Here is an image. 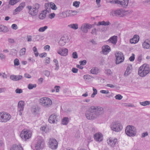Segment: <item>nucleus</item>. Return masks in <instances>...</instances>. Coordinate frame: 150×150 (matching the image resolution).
Returning <instances> with one entry per match:
<instances>
[{"mask_svg":"<svg viewBox=\"0 0 150 150\" xmlns=\"http://www.w3.org/2000/svg\"><path fill=\"white\" fill-rule=\"evenodd\" d=\"M103 110V109L102 108H98L97 107L92 106L91 108L90 111H93V112L87 111L86 114V118L89 120H93L97 117Z\"/></svg>","mask_w":150,"mask_h":150,"instance_id":"f257e3e1","label":"nucleus"},{"mask_svg":"<svg viewBox=\"0 0 150 150\" xmlns=\"http://www.w3.org/2000/svg\"><path fill=\"white\" fill-rule=\"evenodd\" d=\"M150 71V69L148 65L144 64L139 68L138 74L140 76L143 77L149 74Z\"/></svg>","mask_w":150,"mask_h":150,"instance_id":"f03ea898","label":"nucleus"},{"mask_svg":"<svg viewBox=\"0 0 150 150\" xmlns=\"http://www.w3.org/2000/svg\"><path fill=\"white\" fill-rule=\"evenodd\" d=\"M11 117V115L8 113L4 112H0V122H6Z\"/></svg>","mask_w":150,"mask_h":150,"instance_id":"7ed1b4c3","label":"nucleus"},{"mask_svg":"<svg viewBox=\"0 0 150 150\" xmlns=\"http://www.w3.org/2000/svg\"><path fill=\"white\" fill-rule=\"evenodd\" d=\"M125 132L126 134L129 136H134L136 134L135 128L133 126H131L130 125L127 127Z\"/></svg>","mask_w":150,"mask_h":150,"instance_id":"20e7f679","label":"nucleus"},{"mask_svg":"<svg viewBox=\"0 0 150 150\" xmlns=\"http://www.w3.org/2000/svg\"><path fill=\"white\" fill-rule=\"evenodd\" d=\"M31 135L32 132L30 131L24 129L21 132L20 136L22 139L27 140L31 138Z\"/></svg>","mask_w":150,"mask_h":150,"instance_id":"39448f33","label":"nucleus"},{"mask_svg":"<svg viewBox=\"0 0 150 150\" xmlns=\"http://www.w3.org/2000/svg\"><path fill=\"white\" fill-rule=\"evenodd\" d=\"M122 125L118 122H112L111 126V129L117 132L120 131L122 130Z\"/></svg>","mask_w":150,"mask_h":150,"instance_id":"423d86ee","label":"nucleus"},{"mask_svg":"<svg viewBox=\"0 0 150 150\" xmlns=\"http://www.w3.org/2000/svg\"><path fill=\"white\" fill-rule=\"evenodd\" d=\"M39 7L40 5L38 4H35V7L33 8H32V7L30 6H27L30 13L32 16H35L37 14Z\"/></svg>","mask_w":150,"mask_h":150,"instance_id":"0eeeda50","label":"nucleus"},{"mask_svg":"<svg viewBox=\"0 0 150 150\" xmlns=\"http://www.w3.org/2000/svg\"><path fill=\"white\" fill-rule=\"evenodd\" d=\"M39 102L43 106H48L52 104V101L49 98L44 97L41 98L39 100Z\"/></svg>","mask_w":150,"mask_h":150,"instance_id":"6e6552de","label":"nucleus"},{"mask_svg":"<svg viewBox=\"0 0 150 150\" xmlns=\"http://www.w3.org/2000/svg\"><path fill=\"white\" fill-rule=\"evenodd\" d=\"M126 12L122 11L121 10H112L110 12V15L112 16H118L120 17H123L126 13Z\"/></svg>","mask_w":150,"mask_h":150,"instance_id":"1a4fd4ad","label":"nucleus"},{"mask_svg":"<svg viewBox=\"0 0 150 150\" xmlns=\"http://www.w3.org/2000/svg\"><path fill=\"white\" fill-rule=\"evenodd\" d=\"M116 57V64H118L123 62L124 59V57L123 54L121 52H117L115 54Z\"/></svg>","mask_w":150,"mask_h":150,"instance_id":"9d476101","label":"nucleus"},{"mask_svg":"<svg viewBox=\"0 0 150 150\" xmlns=\"http://www.w3.org/2000/svg\"><path fill=\"white\" fill-rule=\"evenodd\" d=\"M69 40V39L67 35H64L62 37L59 42V45L61 46H64L65 44L68 42Z\"/></svg>","mask_w":150,"mask_h":150,"instance_id":"9b49d317","label":"nucleus"},{"mask_svg":"<svg viewBox=\"0 0 150 150\" xmlns=\"http://www.w3.org/2000/svg\"><path fill=\"white\" fill-rule=\"evenodd\" d=\"M45 6L47 11H48V9H50V8L54 10H55L57 9L56 5L53 2L46 3L45 4Z\"/></svg>","mask_w":150,"mask_h":150,"instance_id":"f8f14e48","label":"nucleus"},{"mask_svg":"<svg viewBox=\"0 0 150 150\" xmlns=\"http://www.w3.org/2000/svg\"><path fill=\"white\" fill-rule=\"evenodd\" d=\"M50 147L52 149H56L58 146V143L57 141L55 139H50L49 142Z\"/></svg>","mask_w":150,"mask_h":150,"instance_id":"ddd939ff","label":"nucleus"},{"mask_svg":"<svg viewBox=\"0 0 150 150\" xmlns=\"http://www.w3.org/2000/svg\"><path fill=\"white\" fill-rule=\"evenodd\" d=\"M115 4L125 6L128 5L129 0H115Z\"/></svg>","mask_w":150,"mask_h":150,"instance_id":"4468645a","label":"nucleus"},{"mask_svg":"<svg viewBox=\"0 0 150 150\" xmlns=\"http://www.w3.org/2000/svg\"><path fill=\"white\" fill-rule=\"evenodd\" d=\"M44 143L42 140H39L37 142L35 147L37 150H40L44 147Z\"/></svg>","mask_w":150,"mask_h":150,"instance_id":"2eb2a0df","label":"nucleus"},{"mask_svg":"<svg viewBox=\"0 0 150 150\" xmlns=\"http://www.w3.org/2000/svg\"><path fill=\"white\" fill-rule=\"evenodd\" d=\"M57 53L62 56H66L67 55L68 50L66 48H59L57 51Z\"/></svg>","mask_w":150,"mask_h":150,"instance_id":"dca6fc26","label":"nucleus"},{"mask_svg":"<svg viewBox=\"0 0 150 150\" xmlns=\"http://www.w3.org/2000/svg\"><path fill=\"white\" fill-rule=\"evenodd\" d=\"M92 26L91 25L88 24H84L81 27V30L84 33H87L89 29L91 28Z\"/></svg>","mask_w":150,"mask_h":150,"instance_id":"f3484780","label":"nucleus"},{"mask_svg":"<svg viewBox=\"0 0 150 150\" xmlns=\"http://www.w3.org/2000/svg\"><path fill=\"white\" fill-rule=\"evenodd\" d=\"M24 105V102L23 101H20L18 103V106L19 109V111L20 112L19 115H22V113L21 112V111H23V106Z\"/></svg>","mask_w":150,"mask_h":150,"instance_id":"a211bd4d","label":"nucleus"},{"mask_svg":"<svg viewBox=\"0 0 150 150\" xmlns=\"http://www.w3.org/2000/svg\"><path fill=\"white\" fill-rule=\"evenodd\" d=\"M94 138L96 141L100 142L103 140V135L100 133H96L94 135Z\"/></svg>","mask_w":150,"mask_h":150,"instance_id":"6ab92c4d","label":"nucleus"},{"mask_svg":"<svg viewBox=\"0 0 150 150\" xmlns=\"http://www.w3.org/2000/svg\"><path fill=\"white\" fill-rule=\"evenodd\" d=\"M25 5V2L22 3L20 4L19 6L14 11L13 13L14 14H16V12H19L22 10L24 8Z\"/></svg>","mask_w":150,"mask_h":150,"instance_id":"aec40b11","label":"nucleus"},{"mask_svg":"<svg viewBox=\"0 0 150 150\" xmlns=\"http://www.w3.org/2000/svg\"><path fill=\"white\" fill-rule=\"evenodd\" d=\"M10 150H23V149L21 145L14 144L11 147Z\"/></svg>","mask_w":150,"mask_h":150,"instance_id":"412c9836","label":"nucleus"},{"mask_svg":"<svg viewBox=\"0 0 150 150\" xmlns=\"http://www.w3.org/2000/svg\"><path fill=\"white\" fill-rule=\"evenodd\" d=\"M139 38L137 35H135L133 38L130 40V42L132 44H135L137 43L139 40Z\"/></svg>","mask_w":150,"mask_h":150,"instance_id":"4be33fe9","label":"nucleus"},{"mask_svg":"<svg viewBox=\"0 0 150 150\" xmlns=\"http://www.w3.org/2000/svg\"><path fill=\"white\" fill-rule=\"evenodd\" d=\"M117 141V139L115 138H110L107 140L108 143L112 146H114Z\"/></svg>","mask_w":150,"mask_h":150,"instance_id":"5701e85b","label":"nucleus"},{"mask_svg":"<svg viewBox=\"0 0 150 150\" xmlns=\"http://www.w3.org/2000/svg\"><path fill=\"white\" fill-rule=\"evenodd\" d=\"M102 52L103 53L106 54L108 53L110 51V48L109 46L105 45L103 46L102 47Z\"/></svg>","mask_w":150,"mask_h":150,"instance_id":"b1692460","label":"nucleus"},{"mask_svg":"<svg viewBox=\"0 0 150 150\" xmlns=\"http://www.w3.org/2000/svg\"><path fill=\"white\" fill-rule=\"evenodd\" d=\"M57 116L54 115H51L49 117V121L51 123H54L55 122V121H57L56 119Z\"/></svg>","mask_w":150,"mask_h":150,"instance_id":"393cba45","label":"nucleus"},{"mask_svg":"<svg viewBox=\"0 0 150 150\" xmlns=\"http://www.w3.org/2000/svg\"><path fill=\"white\" fill-rule=\"evenodd\" d=\"M148 39L146 40L142 44V46L143 48L146 49H150V45L149 44Z\"/></svg>","mask_w":150,"mask_h":150,"instance_id":"a878e982","label":"nucleus"},{"mask_svg":"<svg viewBox=\"0 0 150 150\" xmlns=\"http://www.w3.org/2000/svg\"><path fill=\"white\" fill-rule=\"evenodd\" d=\"M47 12L46 11H43L40 14L39 16V18L41 20L44 19L45 18Z\"/></svg>","mask_w":150,"mask_h":150,"instance_id":"bb28decb","label":"nucleus"},{"mask_svg":"<svg viewBox=\"0 0 150 150\" xmlns=\"http://www.w3.org/2000/svg\"><path fill=\"white\" fill-rule=\"evenodd\" d=\"M117 37L116 36H113L111 37L109 40L112 44H115L117 42Z\"/></svg>","mask_w":150,"mask_h":150,"instance_id":"cd10ccee","label":"nucleus"},{"mask_svg":"<svg viewBox=\"0 0 150 150\" xmlns=\"http://www.w3.org/2000/svg\"><path fill=\"white\" fill-rule=\"evenodd\" d=\"M99 71V69L96 68H93L91 70V73L95 74H98Z\"/></svg>","mask_w":150,"mask_h":150,"instance_id":"c85d7f7f","label":"nucleus"},{"mask_svg":"<svg viewBox=\"0 0 150 150\" xmlns=\"http://www.w3.org/2000/svg\"><path fill=\"white\" fill-rule=\"evenodd\" d=\"M110 24V23L108 21H107L106 22H105L104 21H103L101 22H99L98 23V25H108Z\"/></svg>","mask_w":150,"mask_h":150,"instance_id":"c756f323","label":"nucleus"},{"mask_svg":"<svg viewBox=\"0 0 150 150\" xmlns=\"http://www.w3.org/2000/svg\"><path fill=\"white\" fill-rule=\"evenodd\" d=\"M132 68V67L131 65H129L128 66L125 72V75H128L129 73V71Z\"/></svg>","mask_w":150,"mask_h":150,"instance_id":"7c9ffc66","label":"nucleus"},{"mask_svg":"<svg viewBox=\"0 0 150 150\" xmlns=\"http://www.w3.org/2000/svg\"><path fill=\"white\" fill-rule=\"evenodd\" d=\"M68 118L67 117H65L62 120V123L63 125H66L68 124Z\"/></svg>","mask_w":150,"mask_h":150,"instance_id":"2f4dec72","label":"nucleus"},{"mask_svg":"<svg viewBox=\"0 0 150 150\" xmlns=\"http://www.w3.org/2000/svg\"><path fill=\"white\" fill-rule=\"evenodd\" d=\"M40 130L42 132H45V133H47L49 131V129L47 128L45 126L42 127L40 128Z\"/></svg>","mask_w":150,"mask_h":150,"instance_id":"473e14b6","label":"nucleus"},{"mask_svg":"<svg viewBox=\"0 0 150 150\" xmlns=\"http://www.w3.org/2000/svg\"><path fill=\"white\" fill-rule=\"evenodd\" d=\"M140 104L142 105L145 106L146 105H149L150 104V102L148 101H146L140 103Z\"/></svg>","mask_w":150,"mask_h":150,"instance_id":"72a5a7b5","label":"nucleus"},{"mask_svg":"<svg viewBox=\"0 0 150 150\" xmlns=\"http://www.w3.org/2000/svg\"><path fill=\"white\" fill-rule=\"evenodd\" d=\"M36 87V84H32L30 83L28 86V88L29 89H32L34 88H35Z\"/></svg>","mask_w":150,"mask_h":150,"instance_id":"f704fd0d","label":"nucleus"},{"mask_svg":"<svg viewBox=\"0 0 150 150\" xmlns=\"http://www.w3.org/2000/svg\"><path fill=\"white\" fill-rule=\"evenodd\" d=\"M26 51V49L25 48H22L20 51V55L21 56L24 55L25 54Z\"/></svg>","mask_w":150,"mask_h":150,"instance_id":"c9c22d12","label":"nucleus"},{"mask_svg":"<svg viewBox=\"0 0 150 150\" xmlns=\"http://www.w3.org/2000/svg\"><path fill=\"white\" fill-rule=\"evenodd\" d=\"M69 26L74 29H76L78 28V25L77 24H74L69 25Z\"/></svg>","mask_w":150,"mask_h":150,"instance_id":"e433bc0d","label":"nucleus"},{"mask_svg":"<svg viewBox=\"0 0 150 150\" xmlns=\"http://www.w3.org/2000/svg\"><path fill=\"white\" fill-rule=\"evenodd\" d=\"M48 28L47 26L40 28L38 30V31L40 32H43L46 30Z\"/></svg>","mask_w":150,"mask_h":150,"instance_id":"4c0bfd02","label":"nucleus"},{"mask_svg":"<svg viewBox=\"0 0 150 150\" xmlns=\"http://www.w3.org/2000/svg\"><path fill=\"white\" fill-rule=\"evenodd\" d=\"M18 2V0H10L9 4L11 5H13Z\"/></svg>","mask_w":150,"mask_h":150,"instance_id":"58836bf2","label":"nucleus"},{"mask_svg":"<svg viewBox=\"0 0 150 150\" xmlns=\"http://www.w3.org/2000/svg\"><path fill=\"white\" fill-rule=\"evenodd\" d=\"M33 50L35 56L36 57H37L39 53L38 52L37 49L36 47H33Z\"/></svg>","mask_w":150,"mask_h":150,"instance_id":"ea45409f","label":"nucleus"},{"mask_svg":"<svg viewBox=\"0 0 150 150\" xmlns=\"http://www.w3.org/2000/svg\"><path fill=\"white\" fill-rule=\"evenodd\" d=\"M80 2L79 1H75L73 3V6L76 7H78L79 6Z\"/></svg>","mask_w":150,"mask_h":150,"instance_id":"a19ab883","label":"nucleus"},{"mask_svg":"<svg viewBox=\"0 0 150 150\" xmlns=\"http://www.w3.org/2000/svg\"><path fill=\"white\" fill-rule=\"evenodd\" d=\"M14 64L15 66H18L19 65L20 63L18 59H16L14 61Z\"/></svg>","mask_w":150,"mask_h":150,"instance_id":"79ce46f5","label":"nucleus"},{"mask_svg":"<svg viewBox=\"0 0 150 150\" xmlns=\"http://www.w3.org/2000/svg\"><path fill=\"white\" fill-rule=\"evenodd\" d=\"M135 59V55L134 54H132V55L129 58V60L131 62H133Z\"/></svg>","mask_w":150,"mask_h":150,"instance_id":"37998d69","label":"nucleus"},{"mask_svg":"<svg viewBox=\"0 0 150 150\" xmlns=\"http://www.w3.org/2000/svg\"><path fill=\"white\" fill-rule=\"evenodd\" d=\"M115 97L116 99L120 100L123 97L120 94H118L116 95Z\"/></svg>","mask_w":150,"mask_h":150,"instance_id":"c03bdc74","label":"nucleus"},{"mask_svg":"<svg viewBox=\"0 0 150 150\" xmlns=\"http://www.w3.org/2000/svg\"><path fill=\"white\" fill-rule=\"evenodd\" d=\"M22 78V76L21 75H16L15 81H18L21 79Z\"/></svg>","mask_w":150,"mask_h":150,"instance_id":"a18cd8bd","label":"nucleus"},{"mask_svg":"<svg viewBox=\"0 0 150 150\" xmlns=\"http://www.w3.org/2000/svg\"><path fill=\"white\" fill-rule=\"evenodd\" d=\"M55 16V14L54 13H52L49 15V18L50 19H52L54 18Z\"/></svg>","mask_w":150,"mask_h":150,"instance_id":"49530a36","label":"nucleus"},{"mask_svg":"<svg viewBox=\"0 0 150 150\" xmlns=\"http://www.w3.org/2000/svg\"><path fill=\"white\" fill-rule=\"evenodd\" d=\"M50 58L49 57H47L45 59V64H49L50 62Z\"/></svg>","mask_w":150,"mask_h":150,"instance_id":"de8ad7c7","label":"nucleus"},{"mask_svg":"<svg viewBox=\"0 0 150 150\" xmlns=\"http://www.w3.org/2000/svg\"><path fill=\"white\" fill-rule=\"evenodd\" d=\"M47 55V53L45 52H44L40 54H39V56L41 58H42L46 57Z\"/></svg>","mask_w":150,"mask_h":150,"instance_id":"09e8293b","label":"nucleus"},{"mask_svg":"<svg viewBox=\"0 0 150 150\" xmlns=\"http://www.w3.org/2000/svg\"><path fill=\"white\" fill-rule=\"evenodd\" d=\"M105 73L108 75H110L112 73V71L110 69H107L105 71Z\"/></svg>","mask_w":150,"mask_h":150,"instance_id":"8fccbe9b","label":"nucleus"},{"mask_svg":"<svg viewBox=\"0 0 150 150\" xmlns=\"http://www.w3.org/2000/svg\"><path fill=\"white\" fill-rule=\"evenodd\" d=\"M72 55L73 58H77L78 57V55L76 52H73Z\"/></svg>","mask_w":150,"mask_h":150,"instance_id":"3c124183","label":"nucleus"},{"mask_svg":"<svg viewBox=\"0 0 150 150\" xmlns=\"http://www.w3.org/2000/svg\"><path fill=\"white\" fill-rule=\"evenodd\" d=\"M24 76L25 77L28 79L30 78H31V76L27 73L25 74H24Z\"/></svg>","mask_w":150,"mask_h":150,"instance_id":"603ef678","label":"nucleus"},{"mask_svg":"<svg viewBox=\"0 0 150 150\" xmlns=\"http://www.w3.org/2000/svg\"><path fill=\"white\" fill-rule=\"evenodd\" d=\"M15 91L16 93H20L22 92V90L21 89H17Z\"/></svg>","mask_w":150,"mask_h":150,"instance_id":"864d4df0","label":"nucleus"},{"mask_svg":"<svg viewBox=\"0 0 150 150\" xmlns=\"http://www.w3.org/2000/svg\"><path fill=\"white\" fill-rule=\"evenodd\" d=\"M100 93H102L108 94L109 92L108 91V90H101L100 91Z\"/></svg>","mask_w":150,"mask_h":150,"instance_id":"5fc2aeb1","label":"nucleus"},{"mask_svg":"<svg viewBox=\"0 0 150 150\" xmlns=\"http://www.w3.org/2000/svg\"><path fill=\"white\" fill-rule=\"evenodd\" d=\"M11 28L12 29L16 30L17 28V26L16 24H14L12 25Z\"/></svg>","mask_w":150,"mask_h":150,"instance_id":"6e6d98bb","label":"nucleus"},{"mask_svg":"<svg viewBox=\"0 0 150 150\" xmlns=\"http://www.w3.org/2000/svg\"><path fill=\"white\" fill-rule=\"evenodd\" d=\"M86 60H84L83 61L80 62V64L81 65H84L86 64Z\"/></svg>","mask_w":150,"mask_h":150,"instance_id":"4d7b16f0","label":"nucleus"},{"mask_svg":"<svg viewBox=\"0 0 150 150\" xmlns=\"http://www.w3.org/2000/svg\"><path fill=\"white\" fill-rule=\"evenodd\" d=\"M27 39L28 41L30 42L32 41V36L30 35L27 36Z\"/></svg>","mask_w":150,"mask_h":150,"instance_id":"13d9d810","label":"nucleus"},{"mask_svg":"<svg viewBox=\"0 0 150 150\" xmlns=\"http://www.w3.org/2000/svg\"><path fill=\"white\" fill-rule=\"evenodd\" d=\"M44 74L45 76H48L50 75V73L48 71H45L44 72Z\"/></svg>","mask_w":150,"mask_h":150,"instance_id":"bf43d9fd","label":"nucleus"},{"mask_svg":"<svg viewBox=\"0 0 150 150\" xmlns=\"http://www.w3.org/2000/svg\"><path fill=\"white\" fill-rule=\"evenodd\" d=\"M54 88L56 89V92H58L59 91V89L60 88V87L59 86H55L54 87Z\"/></svg>","mask_w":150,"mask_h":150,"instance_id":"052dcab7","label":"nucleus"},{"mask_svg":"<svg viewBox=\"0 0 150 150\" xmlns=\"http://www.w3.org/2000/svg\"><path fill=\"white\" fill-rule=\"evenodd\" d=\"M90 76L88 75H85L83 76V79L85 80H87L89 79Z\"/></svg>","mask_w":150,"mask_h":150,"instance_id":"680f3d73","label":"nucleus"},{"mask_svg":"<svg viewBox=\"0 0 150 150\" xmlns=\"http://www.w3.org/2000/svg\"><path fill=\"white\" fill-rule=\"evenodd\" d=\"M72 71L74 73H76L77 72L78 69L76 68H73L72 69Z\"/></svg>","mask_w":150,"mask_h":150,"instance_id":"e2e57ef3","label":"nucleus"},{"mask_svg":"<svg viewBox=\"0 0 150 150\" xmlns=\"http://www.w3.org/2000/svg\"><path fill=\"white\" fill-rule=\"evenodd\" d=\"M15 78L16 75H11L10 77L11 79L14 81H15Z\"/></svg>","mask_w":150,"mask_h":150,"instance_id":"0e129e2a","label":"nucleus"},{"mask_svg":"<svg viewBox=\"0 0 150 150\" xmlns=\"http://www.w3.org/2000/svg\"><path fill=\"white\" fill-rule=\"evenodd\" d=\"M44 49L45 50H46L48 49V50H49L50 49V46L49 45H45L44 47Z\"/></svg>","mask_w":150,"mask_h":150,"instance_id":"69168bd1","label":"nucleus"},{"mask_svg":"<svg viewBox=\"0 0 150 150\" xmlns=\"http://www.w3.org/2000/svg\"><path fill=\"white\" fill-rule=\"evenodd\" d=\"M91 33L92 34H96V29H93L92 30V31L91 32Z\"/></svg>","mask_w":150,"mask_h":150,"instance_id":"338daca9","label":"nucleus"},{"mask_svg":"<svg viewBox=\"0 0 150 150\" xmlns=\"http://www.w3.org/2000/svg\"><path fill=\"white\" fill-rule=\"evenodd\" d=\"M142 59V55L139 56L138 58V61L139 62H141Z\"/></svg>","mask_w":150,"mask_h":150,"instance_id":"774afa93","label":"nucleus"}]
</instances>
